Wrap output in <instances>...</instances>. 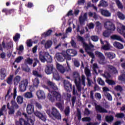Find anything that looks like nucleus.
<instances>
[{
    "label": "nucleus",
    "instance_id": "nucleus-57",
    "mask_svg": "<svg viewBox=\"0 0 125 125\" xmlns=\"http://www.w3.org/2000/svg\"><path fill=\"white\" fill-rule=\"evenodd\" d=\"M91 39L92 41H93V42H98L99 38H98V36L94 35L91 37Z\"/></svg>",
    "mask_w": 125,
    "mask_h": 125
},
{
    "label": "nucleus",
    "instance_id": "nucleus-28",
    "mask_svg": "<svg viewBox=\"0 0 125 125\" xmlns=\"http://www.w3.org/2000/svg\"><path fill=\"white\" fill-rule=\"evenodd\" d=\"M96 56H97L98 58H100L101 60H104L105 59V57H104V55L101 52H99L98 51H96L95 52Z\"/></svg>",
    "mask_w": 125,
    "mask_h": 125
},
{
    "label": "nucleus",
    "instance_id": "nucleus-3",
    "mask_svg": "<svg viewBox=\"0 0 125 125\" xmlns=\"http://www.w3.org/2000/svg\"><path fill=\"white\" fill-rule=\"evenodd\" d=\"M63 54H65L66 57V63L68 66V67H70V65H69V63L68 62V61H70L71 60V57H73L74 56H76L77 55V52L76 50L72 49H68L66 51H63Z\"/></svg>",
    "mask_w": 125,
    "mask_h": 125
},
{
    "label": "nucleus",
    "instance_id": "nucleus-42",
    "mask_svg": "<svg viewBox=\"0 0 125 125\" xmlns=\"http://www.w3.org/2000/svg\"><path fill=\"white\" fill-rule=\"evenodd\" d=\"M20 34L19 33H16L15 35L13 37V40L14 42H18L19 39H20Z\"/></svg>",
    "mask_w": 125,
    "mask_h": 125
},
{
    "label": "nucleus",
    "instance_id": "nucleus-53",
    "mask_svg": "<svg viewBox=\"0 0 125 125\" xmlns=\"http://www.w3.org/2000/svg\"><path fill=\"white\" fill-rule=\"evenodd\" d=\"M27 46L28 47H32L33 46V42H32V40H28L26 42Z\"/></svg>",
    "mask_w": 125,
    "mask_h": 125
},
{
    "label": "nucleus",
    "instance_id": "nucleus-55",
    "mask_svg": "<svg viewBox=\"0 0 125 125\" xmlns=\"http://www.w3.org/2000/svg\"><path fill=\"white\" fill-rule=\"evenodd\" d=\"M115 117L118 119H122L125 117V114L124 113H117Z\"/></svg>",
    "mask_w": 125,
    "mask_h": 125
},
{
    "label": "nucleus",
    "instance_id": "nucleus-37",
    "mask_svg": "<svg viewBox=\"0 0 125 125\" xmlns=\"http://www.w3.org/2000/svg\"><path fill=\"white\" fill-rule=\"evenodd\" d=\"M93 104L95 106L96 110H105V109H104V107H103L102 105L100 104H97L96 103H94Z\"/></svg>",
    "mask_w": 125,
    "mask_h": 125
},
{
    "label": "nucleus",
    "instance_id": "nucleus-44",
    "mask_svg": "<svg viewBox=\"0 0 125 125\" xmlns=\"http://www.w3.org/2000/svg\"><path fill=\"white\" fill-rule=\"evenodd\" d=\"M54 8H55L54 5L52 4L48 6L47 10L48 12H52L54 10Z\"/></svg>",
    "mask_w": 125,
    "mask_h": 125
},
{
    "label": "nucleus",
    "instance_id": "nucleus-48",
    "mask_svg": "<svg viewBox=\"0 0 125 125\" xmlns=\"http://www.w3.org/2000/svg\"><path fill=\"white\" fill-rule=\"evenodd\" d=\"M32 73L34 76L37 77V78H42V76L41 74H39L38 71L34 70Z\"/></svg>",
    "mask_w": 125,
    "mask_h": 125
},
{
    "label": "nucleus",
    "instance_id": "nucleus-47",
    "mask_svg": "<svg viewBox=\"0 0 125 125\" xmlns=\"http://www.w3.org/2000/svg\"><path fill=\"white\" fill-rule=\"evenodd\" d=\"M97 82L100 85L104 86L105 85V82H104V81L101 79V78H98L97 79Z\"/></svg>",
    "mask_w": 125,
    "mask_h": 125
},
{
    "label": "nucleus",
    "instance_id": "nucleus-40",
    "mask_svg": "<svg viewBox=\"0 0 125 125\" xmlns=\"http://www.w3.org/2000/svg\"><path fill=\"white\" fill-rule=\"evenodd\" d=\"M24 97L25 98H32L33 97V94L31 92H27L25 93L24 94Z\"/></svg>",
    "mask_w": 125,
    "mask_h": 125
},
{
    "label": "nucleus",
    "instance_id": "nucleus-22",
    "mask_svg": "<svg viewBox=\"0 0 125 125\" xmlns=\"http://www.w3.org/2000/svg\"><path fill=\"white\" fill-rule=\"evenodd\" d=\"M101 13L102 15L105 17H110V16H111V13L107 10H104L103 9H101Z\"/></svg>",
    "mask_w": 125,
    "mask_h": 125
},
{
    "label": "nucleus",
    "instance_id": "nucleus-17",
    "mask_svg": "<svg viewBox=\"0 0 125 125\" xmlns=\"http://www.w3.org/2000/svg\"><path fill=\"white\" fill-rule=\"evenodd\" d=\"M2 46L3 48H7V49H10L12 46H13V43L11 42H8L6 43L4 42V41L2 42Z\"/></svg>",
    "mask_w": 125,
    "mask_h": 125
},
{
    "label": "nucleus",
    "instance_id": "nucleus-6",
    "mask_svg": "<svg viewBox=\"0 0 125 125\" xmlns=\"http://www.w3.org/2000/svg\"><path fill=\"white\" fill-rule=\"evenodd\" d=\"M28 122L23 118H20L19 121L16 122V125H33L34 121L31 118H28Z\"/></svg>",
    "mask_w": 125,
    "mask_h": 125
},
{
    "label": "nucleus",
    "instance_id": "nucleus-62",
    "mask_svg": "<svg viewBox=\"0 0 125 125\" xmlns=\"http://www.w3.org/2000/svg\"><path fill=\"white\" fill-rule=\"evenodd\" d=\"M74 64L75 67H80V62H79V61H78L77 60H75L74 61Z\"/></svg>",
    "mask_w": 125,
    "mask_h": 125
},
{
    "label": "nucleus",
    "instance_id": "nucleus-9",
    "mask_svg": "<svg viewBox=\"0 0 125 125\" xmlns=\"http://www.w3.org/2000/svg\"><path fill=\"white\" fill-rule=\"evenodd\" d=\"M56 69L54 67L53 64H48L45 66V73H46L47 75H51V74H52Z\"/></svg>",
    "mask_w": 125,
    "mask_h": 125
},
{
    "label": "nucleus",
    "instance_id": "nucleus-30",
    "mask_svg": "<svg viewBox=\"0 0 125 125\" xmlns=\"http://www.w3.org/2000/svg\"><path fill=\"white\" fill-rule=\"evenodd\" d=\"M112 33H113L112 31L106 29V30L104 31L103 33V35L104 37V38H109L110 37V35H111Z\"/></svg>",
    "mask_w": 125,
    "mask_h": 125
},
{
    "label": "nucleus",
    "instance_id": "nucleus-7",
    "mask_svg": "<svg viewBox=\"0 0 125 125\" xmlns=\"http://www.w3.org/2000/svg\"><path fill=\"white\" fill-rule=\"evenodd\" d=\"M46 113L48 115L49 117H54L57 120H61V114L59 113L57 110H53L51 112L50 110H47Z\"/></svg>",
    "mask_w": 125,
    "mask_h": 125
},
{
    "label": "nucleus",
    "instance_id": "nucleus-43",
    "mask_svg": "<svg viewBox=\"0 0 125 125\" xmlns=\"http://www.w3.org/2000/svg\"><path fill=\"white\" fill-rule=\"evenodd\" d=\"M23 97L18 96L17 98V101L19 104H22V103H23Z\"/></svg>",
    "mask_w": 125,
    "mask_h": 125
},
{
    "label": "nucleus",
    "instance_id": "nucleus-63",
    "mask_svg": "<svg viewBox=\"0 0 125 125\" xmlns=\"http://www.w3.org/2000/svg\"><path fill=\"white\" fill-rule=\"evenodd\" d=\"M26 110H34V105L33 104H28Z\"/></svg>",
    "mask_w": 125,
    "mask_h": 125
},
{
    "label": "nucleus",
    "instance_id": "nucleus-8",
    "mask_svg": "<svg viewBox=\"0 0 125 125\" xmlns=\"http://www.w3.org/2000/svg\"><path fill=\"white\" fill-rule=\"evenodd\" d=\"M29 82L27 79H25L21 82L19 86V89L21 92H24L27 89V85Z\"/></svg>",
    "mask_w": 125,
    "mask_h": 125
},
{
    "label": "nucleus",
    "instance_id": "nucleus-36",
    "mask_svg": "<svg viewBox=\"0 0 125 125\" xmlns=\"http://www.w3.org/2000/svg\"><path fill=\"white\" fill-rule=\"evenodd\" d=\"M20 81H21V77L20 76H17L14 79V83L15 84H18L19 83H20Z\"/></svg>",
    "mask_w": 125,
    "mask_h": 125
},
{
    "label": "nucleus",
    "instance_id": "nucleus-21",
    "mask_svg": "<svg viewBox=\"0 0 125 125\" xmlns=\"http://www.w3.org/2000/svg\"><path fill=\"white\" fill-rule=\"evenodd\" d=\"M15 12V10L14 9H8L7 8H4L2 10V12L5 13L6 15L12 14V13H14Z\"/></svg>",
    "mask_w": 125,
    "mask_h": 125
},
{
    "label": "nucleus",
    "instance_id": "nucleus-24",
    "mask_svg": "<svg viewBox=\"0 0 125 125\" xmlns=\"http://www.w3.org/2000/svg\"><path fill=\"white\" fill-rule=\"evenodd\" d=\"M57 69L60 72V73H61V74H64L65 71H66L64 66L59 63L57 64Z\"/></svg>",
    "mask_w": 125,
    "mask_h": 125
},
{
    "label": "nucleus",
    "instance_id": "nucleus-2",
    "mask_svg": "<svg viewBox=\"0 0 125 125\" xmlns=\"http://www.w3.org/2000/svg\"><path fill=\"white\" fill-rule=\"evenodd\" d=\"M78 42H80L83 44V48H84L86 52H89L91 51L92 48L94 47V46L92 44H88L85 42V40H84L83 37L81 36H78L77 37Z\"/></svg>",
    "mask_w": 125,
    "mask_h": 125
},
{
    "label": "nucleus",
    "instance_id": "nucleus-41",
    "mask_svg": "<svg viewBox=\"0 0 125 125\" xmlns=\"http://www.w3.org/2000/svg\"><path fill=\"white\" fill-rule=\"evenodd\" d=\"M103 77L108 80V79H110L111 78V74L108 73L107 71L104 72V74H102Z\"/></svg>",
    "mask_w": 125,
    "mask_h": 125
},
{
    "label": "nucleus",
    "instance_id": "nucleus-39",
    "mask_svg": "<svg viewBox=\"0 0 125 125\" xmlns=\"http://www.w3.org/2000/svg\"><path fill=\"white\" fill-rule=\"evenodd\" d=\"M115 2L118 8H120V9H123V8H124V6L123 5L122 2L120 1V0H115Z\"/></svg>",
    "mask_w": 125,
    "mask_h": 125
},
{
    "label": "nucleus",
    "instance_id": "nucleus-18",
    "mask_svg": "<svg viewBox=\"0 0 125 125\" xmlns=\"http://www.w3.org/2000/svg\"><path fill=\"white\" fill-rule=\"evenodd\" d=\"M46 84L48 86H50V87H51V88L53 90H58V87H57V86L56 85V84H55V83L50 81H47Z\"/></svg>",
    "mask_w": 125,
    "mask_h": 125
},
{
    "label": "nucleus",
    "instance_id": "nucleus-5",
    "mask_svg": "<svg viewBox=\"0 0 125 125\" xmlns=\"http://www.w3.org/2000/svg\"><path fill=\"white\" fill-rule=\"evenodd\" d=\"M104 27L106 30L108 31H110L112 32H114L115 30H116V26L113 22L110 21H106L104 23Z\"/></svg>",
    "mask_w": 125,
    "mask_h": 125
},
{
    "label": "nucleus",
    "instance_id": "nucleus-58",
    "mask_svg": "<svg viewBox=\"0 0 125 125\" xmlns=\"http://www.w3.org/2000/svg\"><path fill=\"white\" fill-rule=\"evenodd\" d=\"M98 68V65H97V63H94L93 64V70L95 74H97V71H96V69Z\"/></svg>",
    "mask_w": 125,
    "mask_h": 125
},
{
    "label": "nucleus",
    "instance_id": "nucleus-11",
    "mask_svg": "<svg viewBox=\"0 0 125 125\" xmlns=\"http://www.w3.org/2000/svg\"><path fill=\"white\" fill-rule=\"evenodd\" d=\"M56 58L59 62H63L65 59L67 60V57L65 54L63 53V51H62V53H57L56 54Z\"/></svg>",
    "mask_w": 125,
    "mask_h": 125
},
{
    "label": "nucleus",
    "instance_id": "nucleus-15",
    "mask_svg": "<svg viewBox=\"0 0 125 125\" xmlns=\"http://www.w3.org/2000/svg\"><path fill=\"white\" fill-rule=\"evenodd\" d=\"M108 72H109L110 75H115L116 74H118V70H117V68L114 67V66L108 65Z\"/></svg>",
    "mask_w": 125,
    "mask_h": 125
},
{
    "label": "nucleus",
    "instance_id": "nucleus-27",
    "mask_svg": "<svg viewBox=\"0 0 125 125\" xmlns=\"http://www.w3.org/2000/svg\"><path fill=\"white\" fill-rule=\"evenodd\" d=\"M113 45L115 47L118 48V49H123L124 48V45L118 42H113Z\"/></svg>",
    "mask_w": 125,
    "mask_h": 125
},
{
    "label": "nucleus",
    "instance_id": "nucleus-4",
    "mask_svg": "<svg viewBox=\"0 0 125 125\" xmlns=\"http://www.w3.org/2000/svg\"><path fill=\"white\" fill-rule=\"evenodd\" d=\"M26 111L28 115H32V114L34 113V115H35L37 118H39V119L43 121V122H45L46 121V116L43 115L42 113L39 112L38 110L34 111V110H27Z\"/></svg>",
    "mask_w": 125,
    "mask_h": 125
},
{
    "label": "nucleus",
    "instance_id": "nucleus-14",
    "mask_svg": "<svg viewBox=\"0 0 125 125\" xmlns=\"http://www.w3.org/2000/svg\"><path fill=\"white\" fill-rule=\"evenodd\" d=\"M87 20V14L85 13L83 16L79 17V22L80 25H84V22Z\"/></svg>",
    "mask_w": 125,
    "mask_h": 125
},
{
    "label": "nucleus",
    "instance_id": "nucleus-32",
    "mask_svg": "<svg viewBox=\"0 0 125 125\" xmlns=\"http://www.w3.org/2000/svg\"><path fill=\"white\" fill-rule=\"evenodd\" d=\"M52 74H53V78H54V79H55V80H59L60 79L59 74H58V72H57V70H56V69H55V70H54V72H52Z\"/></svg>",
    "mask_w": 125,
    "mask_h": 125
},
{
    "label": "nucleus",
    "instance_id": "nucleus-34",
    "mask_svg": "<svg viewBox=\"0 0 125 125\" xmlns=\"http://www.w3.org/2000/svg\"><path fill=\"white\" fill-rule=\"evenodd\" d=\"M105 121L107 123H111L114 121V116L112 115L106 116H105Z\"/></svg>",
    "mask_w": 125,
    "mask_h": 125
},
{
    "label": "nucleus",
    "instance_id": "nucleus-61",
    "mask_svg": "<svg viewBox=\"0 0 125 125\" xmlns=\"http://www.w3.org/2000/svg\"><path fill=\"white\" fill-rule=\"evenodd\" d=\"M82 122H89L91 121V119L90 118V117H84L82 119Z\"/></svg>",
    "mask_w": 125,
    "mask_h": 125
},
{
    "label": "nucleus",
    "instance_id": "nucleus-1",
    "mask_svg": "<svg viewBox=\"0 0 125 125\" xmlns=\"http://www.w3.org/2000/svg\"><path fill=\"white\" fill-rule=\"evenodd\" d=\"M51 93V94L49 93L47 95V98L50 100V101H51V102H54V101H55V99L57 101L61 102L62 97H61V94H60V93L55 91H52Z\"/></svg>",
    "mask_w": 125,
    "mask_h": 125
},
{
    "label": "nucleus",
    "instance_id": "nucleus-54",
    "mask_svg": "<svg viewBox=\"0 0 125 125\" xmlns=\"http://www.w3.org/2000/svg\"><path fill=\"white\" fill-rule=\"evenodd\" d=\"M53 31L51 29H49L46 32L44 33V35L45 37H49L50 35H51V33H52Z\"/></svg>",
    "mask_w": 125,
    "mask_h": 125
},
{
    "label": "nucleus",
    "instance_id": "nucleus-60",
    "mask_svg": "<svg viewBox=\"0 0 125 125\" xmlns=\"http://www.w3.org/2000/svg\"><path fill=\"white\" fill-rule=\"evenodd\" d=\"M76 100H77V97L76 96H73L71 98L72 107H74L75 106V103H76Z\"/></svg>",
    "mask_w": 125,
    "mask_h": 125
},
{
    "label": "nucleus",
    "instance_id": "nucleus-12",
    "mask_svg": "<svg viewBox=\"0 0 125 125\" xmlns=\"http://www.w3.org/2000/svg\"><path fill=\"white\" fill-rule=\"evenodd\" d=\"M11 106L10 107V104L9 103H8L7 104V108L8 109V110H15V109H18L19 108V105L17 104V103L16 102L12 101L11 102Z\"/></svg>",
    "mask_w": 125,
    "mask_h": 125
},
{
    "label": "nucleus",
    "instance_id": "nucleus-16",
    "mask_svg": "<svg viewBox=\"0 0 125 125\" xmlns=\"http://www.w3.org/2000/svg\"><path fill=\"white\" fill-rule=\"evenodd\" d=\"M36 94L38 99H44L45 98V94H44V92L42 90L37 91Z\"/></svg>",
    "mask_w": 125,
    "mask_h": 125
},
{
    "label": "nucleus",
    "instance_id": "nucleus-35",
    "mask_svg": "<svg viewBox=\"0 0 125 125\" xmlns=\"http://www.w3.org/2000/svg\"><path fill=\"white\" fill-rule=\"evenodd\" d=\"M33 83L34 86L38 87V86H39V84H40V80H39V78L37 77L33 80Z\"/></svg>",
    "mask_w": 125,
    "mask_h": 125
},
{
    "label": "nucleus",
    "instance_id": "nucleus-19",
    "mask_svg": "<svg viewBox=\"0 0 125 125\" xmlns=\"http://www.w3.org/2000/svg\"><path fill=\"white\" fill-rule=\"evenodd\" d=\"M0 80L1 81L4 80L6 77V70L4 68H1L0 71Z\"/></svg>",
    "mask_w": 125,
    "mask_h": 125
},
{
    "label": "nucleus",
    "instance_id": "nucleus-52",
    "mask_svg": "<svg viewBox=\"0 0 125 125\" xmlns=\"http://www.w3.org/2000/svg\"><path fill=\"white\" fill-rule=\"evenodd\" d=\"M75 84L77 86V88L78 91H82V87H81V82H75Z\"/></svg>",
    "mask_w": 125,
    "mask_h": 125
},
{
    "label": "nucleus",
    "instance_id": "nucleus-64",
    "mask_svg": "<svg viewBox=\"0 0 125 125\" xmlns=\"http://www.w3.org/2000/svg\"><path fill=\"white\" fill-rule=\"evenodd\" d=\"M27 6L28 8H32V7H34V3L32 2H28Z\"/></svg>",
    "mask_w": 125,
    "mask_h": 125
},
{
    "label": "nucleus",
    "instance_id": "nucleus-59",
    "mask_svg": "<svg viewBox=\"0 0 125 125\" xmlns=\"http://www.w3.org/2000/svg\"><path fill=\"white\" fill-rule=\"evenodd\" d=\"M22 59H23V57L19 56L16 59L15 62H16V63H20V62L22 61Z\"/></svg>",
    "mask_w": 125,
    "mask_h": 125
},
{
    "label": "nucleus",
    "instance_id": "nucleus-50",
    "mask_svg": "<svg viewBox=\"0 0 125 125\" xmlns=\"http://www.w3.org/2000/svg\"><path fill=\"white\" fill-rule=\"evenodd\" d=\"M13 79V75H10L7 80V83L8 84H11L12 83V79Z\"/></svg>",
    "mask_w": 125,
    "mask_h": 125
},
{
    "label": "nucleus",
    "instance_id": "nucleus-20",
    "mask_svg": "<svg viewBox=\"0 0 125 125\" xmlns=\"http://www.w3.org/2000/svg\"><path fill=\"white\" fill-rule=\"evenodd\" d=\"M73 79L75 83H79L81 82V77H80V73L78 72H73Z\"/></svg>",
    "mask_w": 125,
    "mask_h": 125
},
{
    "label": "nucleus",
    "instance_id": "nucleus-33",
    "mask_svg": "<svg viewBox=\"0 0 125 125\" xmlns=\"http://www.w3.org/2000/svg\"><path fill=\"white\" fill-rule=\"evenodd\" d=\"M24 64L25 65H32L33 64V59L27 58L24 61Z\"/></svg>",
    "mask_w": 125,
    "mask_h": 125
},
{
    "label": "nucleus",
    "instance_id": "nucleus-45",
    "mask_svg": "<svg viewBox=\"0 0 125 125\" xmlns=\"http://www.w3.org/2000/svg\"><path fill=\"white\" fill-rule=\"evenodd\" d=\"M115 90L117 91H120V92H122L124 90V89H123V87L120 85H118L116 86L114 88Z\"/></svg>",
    "mask_w": 125,
    "mask_h": 125
},
{
    "label": "nucleus",
    "instance_id": "nucleus-23",
    "mask_svg": "<svg viewBox=\"0 0 125 125\" xmlns=\"http://www.w3.org/2000/svg\"><path fill=\"white\" fill-rule=\"evenodd\" d=\"M110 39H111V40L119 41V42H124V40L123 39V38H122L121 36L117 35H112L110 37Z\"/></svg>",
    "mask_w": 125,
    "mask_h": 125
},
{
    "label": "nucleus",
    "instance_id": "nucleus-10",
    "mask_svg": "<svg viewBox=\"0 0 125 125\" xmlns=\"http://www.w3.org/2000/svg\"><path fill=\"white\" fill-rule=\"evenodd\" d=\"M47 57L48 58V60H46L45 57L43 56V55H39V59L40 61L42 62V63H45V62H46V61L47 63H51V62H52V57H51V56L48 54L47 55Z\"/></svg>",
    "mask_w": 125,
    "mask_h": 125
},
{
    "label": "nucleus",
    "instance_id": "nucleus-56",
    "mask_svg": "<svg viewBox=\"0 0 125 125\" xmlns=\"http://www.w3.org/2000/svg\"><path fill=\"white\" fill-rule=\"evenodd\" d=\"M78 121H81L82 119V112H81V110H77V114Z\"/></svg>",
    "mask_w": 125,
    "mask_h": 125
},
{
    "label": "nucleus",
    "instance_id": "nucleus-46",
    "mask_svg": "<svg viewBox=\"0 0 125 125\" xmlns=\"http://www.w3.org/2000/svg\"><path fill=\"white\" fill-rule=\"evenodd\" d=\"M106 83H108L109 85H115V84H116V83L115 82H114V81L109 79L106 80Z\"/></svg>",
    "mask_w": 125,
    "mask_h": 125
},
{
    "label": "nucleus",
    "instance_id": "nucleus-38",
    "mask_svg": "<svg viewBox=\"0 0 125 125\" xmlns=\"http://www.w3.org/2000/svg\"><path fill=\"white\" fill-rule=\"evenodd\" d=\"M117 16L118 18L120 19V20H125V16L123 13L121 12H117Z\"/></svg>",
    "mask_w": 125,
    "mask_h": 125
},
{
    "label": "nucleus",
    "instance_id": "nucleus-13",
    "mask_svg": "<svg viewBox=\"0 0 125 125\" xmlns=\"http://www.w3.org/2000/svg\"><path fill=\"white\" fill-rule=\"evenodd\" d=\"M64 88L66 92H71L72 91V84L70 82L66 81L63 82Z\"/></svg>",
    "mask_w": 125,
    "mask_h": 125
},
{
    "label": "nucleus",
    "instance_id": "nucleus-29",
    "mask_svg": "<svg viewBox=\"0 0 125 125\" xmlns=\"http://www.w3.org/2000/svg\"><path fill=\"white\" fill-rule=\"evenodd\" d=\"M105 44L102 47V49H104V50H110V49L111 48L110 47V43H109L107 41H105Z\"/></svg>",
    "mask_w": 125,
    "mask_h": 125
},
{
    "label": "nucleus",
    "instance_id": "nucleus-31",
    "mask_svg": "<svg viewBox=\"0 0 125 125\" xmlns=\"http://www.w3.org/2000/svg\"><path fill=\"white\" fill-rule=\"evenodd\" d=\"M51 45H52V41H51V40H48L45 43L44 47L47 49L48 48H50Z\"/></svg>",
    "mask_w": 125,
    "mask_h": 125
},
{
    "label": "nucleus",
    "instance_id": "nucleus-49",
    "mask_svg": "<svg viewBox=\"0 0 125 125\" xmlns=\"http://www.w3.org/2000/svg\"><path fill=\"white\" fill-rule=\"evenodd\" d=\"M84 72L86 77H90V76H91L90 70H89V69L88 68H85Z\"/></svg>",
    "mask_w": 125,
    "mask_h": 125
},
{
    "label": "nucleus",
    "instance_id": "nucleus-51",
    "mask_svg": "<svg viewBox=\"0 0 125 125\" xmlns=\"http://www.w3.org/2000/svg\"><path fill=\"white\" fill-rule=\"evenodd\" d=\"M105 96H106V98L109 100V101H112V96L111 94L108 92H105L104 93Z\"/></svg>",
    "mask_w": 125,
    "mask_h": 125
},
{
    "label": "nucleus",
    "instance_id": "nucleus-25",
    "mask_svg": "<svg viewBox=\"0 0 125 125\" xmlns=\"http://www.w3.org/2000/svg\"><path fill=\"white\" fill-rule=\"evenodd\" d=\"M104 54L107 58H109V59H114V58H116V54H115L114 53L112 52H105L104 53Z\"/></svg>",
    "mask_w": 125,
    "mask_h": 125
},
{
    "label": "nucleus",
    "instance_id": "nucleus-26",
    "mask_svg": "<svg viewBox=\"0 0 125 125\" xmlns=\"http://www.w3.org/2000/svg\"><path fill=\"white\" fill-rule=\"evenodd\" d=\"M98 6L99 7H107L108 6V2L104 0H101L100 1Z\"/></svg>",
    "mask_w": 125,
    "mask_h": 125
}]
</instances>
